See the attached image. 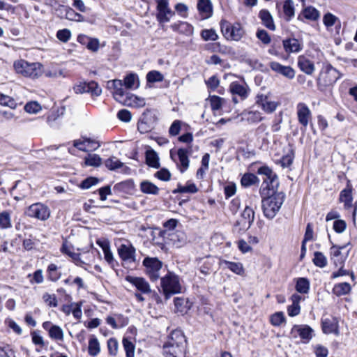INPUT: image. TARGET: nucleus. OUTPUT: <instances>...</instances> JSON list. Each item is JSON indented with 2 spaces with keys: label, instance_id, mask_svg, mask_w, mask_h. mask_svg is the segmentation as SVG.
<instances>
[{
  "label": "nucleus",
  "instance_id": "1",
  "mask_svg": "<svg viewBox=\"0 0 357 357\" xmlns=\"http://www.w3.org/2000/svg\"><path fill=\"white\" fill-rule=\"evenodd\" d=\"M257 174L264 176L259 190L261 197H265L278 194L276 191L279 186V181L276 174L268 166L259 167Z\"/></svg>",
  "mask_w": 357,
  "mask_h": 357
},
{
  "label": "nucleus",
  "instance_id": "2",
  "mask_svg": "<svg viewBox=\"0 0 357 357\" xmlns=\"http://www.w3.org/2000/svg\"><path fill=\"white\" fill-rule=\"evenodd\" d=\"M284 200V195L282 192L269 197H262L261 207L264 216L268 219L275 217L280 209Z\"/></svg>",
  "mask_w": 357,
  "mask_h": 357
},
{
  "label": "nucleus",
  "instance_id": "3",
  "mask_svg": "<svg viewBox=\"0 0 357 357\" xmlns=\"http://www.w3.org/2000/svg\"><path fill=\"white\" fill-rule=\"evenodd\" d=\"M160 286L162 292L167 299L174 294L181 293L182 289L179 277L173 272H168L161 278Z\"/></svg>",
  "mask_w": 357,
  "mask_h": 357
},
{
  "label": "nucleus",
  "instance_id": "4",
  "mask_svg": "<svg viewBox=\"0 0 357 357\" xmlns=\"http://www.w3.org/2000/svg\"><path fill=\"white\" fill-rule=\"evenodd\" d=\"M220 29L227 40L239 41L245 35L244 28L239 22L231 24L227 20H221Z\"/></svg>",
  "mask_w": 357,
  "mask_h": 357
},
{
  "label": "nucleus",
  "instance_id": "5",
  "mask_svg": "<svg viewBox=\"0 0 357 357\" xmlns=\"http://www.w3.org/2000/svg\"><path fill=\"white\" fill-rule=\"evenodd\" d=\"M15 71L24 77L37 78L42 75V65L39 63H29L19 60L14 63Z\"/></svg>",
  "mask_w": 357,
  "mask_h": 357
},
{
  "label": "nucleus",
  "instance_id": "6",
  "mask_svg": "<svg viewBox=\"0 0 357 357\" xmlns=\"http://www.w3.org/2000/svg\"><path fill=\"white\" fill-rule=\"evenodd\" d=\"M189 148H180L175 153L173 150L170 151V158L176 162L177 168L181 173L187 171L190 165L189 154L190 153Z\"/></svg>",
  "mask_w": 357,
  "mask_h": 357
},
{
  "label": "nucleus",
  "instance_id": "7",
  "mask_svg": "<svg viewBox=\"0 0 357 357\" xmlns=\"http://www.w3.org/2000/svg\"><path fill=\"white\" fill-rule=\"evenodd\" d=\"M60 250L63 255L68 256L76 266H80L85 270H88L87 267L90 266L91 261L88 257L82 259L81 257V253L75 252L73 245L68 243L67 241H65L62 244Z\"/></svg>",
  "mask_w": 357,
  "mask_h": 357
},
{
  "label": "nucleus",
  "instance_id": "8",
  "mask_svg": "<svg viewBox=\"0 0 357 357\" xmlns=\"http://www.w3.org/2000/svg\"><path fill=\"white\" fill-rule=\"evenodd\" d=\"M255 104L267 114L274 112L280 102L273 100L271 93H258L255 97Z\"/></svg>",
  "mask_w": 357,
  "mask_h": 357
},
{
  "label": "nucleus",
  "instance_id": "9",
  "mask_svg": "<svg viewBox=\"0 0 357 357\" xmlns=\"http://www.w3.org/2000/svg\"><path fill=\"white\" fill-rule=\"evenodd\" d=\"M25 214L30 218L45 221L50 218L51 211L47 206L37 202L29 206L25 211Z\"/></svg>",
  "mask_w": 357,
  "mask_h": 357
},
{
  "label": "nucleus",
  "instance_id": "10",
  "mask_svg": "<svg viewBox=\"0 0 357 357\" xmlns=\"http://www.w3.org/2000/svg\"><path fill=\"white\" fill-rule=\"evenodd\" d=\"M255 218L254 208L251 206L246 205L241 213V219L236 222L234 227L238 231H246L252 225Z\"/></svg>",
  "mask_w": 357,
  "mask_h": 357
},
{
  "label": "nucleus",
  "instance_id": "11",
  "mask_svg": "<svg viewBox=\"0 0 357 357\" xmlns=\"http://www.w3.org/2000/svg\"><path fill=\"white\" fill-rule=\"evenodd\" d=\"M156 6V19L160 24L169 22L174 15V12L169 8L168 0H155Z\"/></svg>",
  "mask_w": 357,
  "mask_h": 357
},
{
  "label": "nucleus",
  "instance_id": "12",
  "mask_svg": "<svg viewBox=\"0 0 357 357\" xmlns=\"http://www.w3.org/2000/svg\"><path fill=\"white\" fill-rule=\"evenodd\" d=\"M143 265L146 267V273L151 281H156L160 278V271L162 267L160 260L157 258L146 257Z\"/></svg>",
  "mask_w": 357,
  "mask_h": 357
},
{
  "label": "nucleus",
  "instance_id": "13",
  "mask_svg": "<svg viewBox=\"0 0 357 357\" xmlns=\"http://www.w3.org/2000/svg\"><path fill=\"white\" fill-rule=\"evenodd\" d=\"M340 77L338 71L331 64L324 66L320 73L318 82L328 86L334 84Z\"/></svg>",
  "mask_w": 357,
  "mask_h": 357
},
{
  "label": "nucleus",
  "instance_id": "14",
  "mask_svg": "<svg viewBox=\"0 0 357 357\" xmlns=\"http://www.w3.org/2000/svg\"><path fill=\"white\" fill-rule=\"evenodd\" d=\"M74 91L79 93H90L92 96H99L102 89L97 82H79L73 87Z\"/></svg>",
  "mask_w": 357,
  "mask_h": 357
},
{
  "label": "nucleus",
  "instance_id": "15",
  "mask_svg": "<svg viewBox=\"0 0 357 357\" xmlns=\"http://www.w3.org/2000/svg\"><path fill=\"white\" fill-rule=\"evenodd\" d=\"M118 255L124 261L135 262L136 261V250L130 243H122L118 248Z\"/></svg>",
  "mask_w": 357,
  "mask_h": 357
},
{
  "label": "nucleus",
  "instance_id": "16",
  "mask_svg": "<svg viewBox=\"0 0 357 357\" xmlns=\"http://www.w3.org/2000/svg\"><path fill=\"white\" fill-rule=\"evenodd\" d=\"M294 338L299 336L304 342H308L313 336V330L307 325H294L291 330Z\"/></svg>",
  "mask_w": 357,
  "mask_h": 357
},
{
  "label": "nucleus",
  "instance_id": "17",
  "mask_svg": "<svg viewBox=\"0 0 357 357\" xmlns=\"http://www.w3.org/2000/svg\"><path fill=\"white\" fill-rule=\"evenodd\" d=\"M296 114L300 124L306 128L312 119V112L307 105L303 102H299L296 106Z\"/></svg>",
  "mask_w": 357,
  "mask_h": 357
},
{
  "label": "nucleus",
  "instance_id": "18",
  "mask_svg": "<svg viewBox=\"0 0 357 357\" xmlns=\"http://www.w3.org/2000/svg\"><path fill=\"white\" fill-rule=\"evenodd\" d=\"M269 67L272 70L289 79H293L295 76V71L291 67L283 66L277 61L270 62Z\"/></svg>",
  "mask_w": 357,
  "mask_h": 357
},
{
  "label": "nucleus",
  "instance_id": "19",
  "mask_svg": "<svg viewBox=\"0 0 357 357\" xmlns=\"http://www.w3.org/2000/svg\"><path fill=\"white\" fill-rule=\"evenodd\" d=\"M126 280L135 286L142 294H149L151 291L149 282L143 278L128 276Z\"/></svg>",
  "mask_w": 357,
  "mask_h": 357
},
{
  "label": "nucleus",
  "instance_id": "20",
  "mask_svg": "<svg viewBox=\"0 0 357 357\" xmlns=\"http://www.w3.org/2000/svg\"><path fill=\"white\" fill-rule=\"evenodd\" d=\"M282 43L284 51L288 54L299 52L303 48L302 43L294 38L284 40Z\"/></svg>",
  "mask_w": 357,
  "mask_h": 357
},
{
  "label": "nucleus",
  "instance_id": "21",
  "mask_svg": "<svg viewBox=\"0 0 357 357\" xmlns=\"http://www.w3.org/2000/svg\"><path fill=\"white\" fill-rule=\"evenodd\" d=\"M298 66L307 75H312L315 70L314 63L303 55L298 57Z\"/></svg>",
  "mask_w": 357,
  "mask_h": 357
},
{
  "label": "nucleus",
  "instance_id": "22",
  "mask_svg": "<svg viewBox=\"0 0 357 357\" xmlns=\"http://www.w3.org/2000/svg\"><path fill=\"white\" fill-rule=\"evenodd\" d=\"M197 9L203 19L209 18L213 14V6L210 0H199Z\"/></svg>",
  "mask_w": 357,
  "mask_h": 357
},
{
  "label": "nucleus",
  "instance_id": "23",
  "mask_svg": "<svg viewBox=\"0 0 357 357\" xmlns=\"http://www.w3.org/2000/svg\"><path fill=\"white\" fill-rule=\"evenodd\" d=\"M339 201L344 203V206L346 209L350 208L352 206V188L350 184H347V188L340 192Z\"/></svg>",
  "mask_w": 357,
  "mask_h": 357
},
{
  "label": "nucleus",
  "instance_id": "24",
  "mask_svg": "<svg viewBox=\"0 0 357 357\" xmlns=\"http://www.w3.org/2000/svg\"><path fill=\"white\" fill-rule=\"evenodd\" d=\"M74 146L82 151H89L91 150H96L99 147V144L94 140L85 139L82 141L77 140L74 142Z\"/></svg>",
  "mask_w": 357,
  "mask_h": 357
},
{
  "label": "nucleus",
  "instance_id": "25",
  "mask_svg": "<svg viewBox=\"0 0 357 357\" xmlns=\"http://www.w3.org/2000/svg\"><path fill=\"white\" fill-rule=\"evenodd\" d=\"M322 330L324 333L330 334L335 333L338 335V323L335 318L324 319L322 320Z\"/></svg>",
  "mask_w": 357,
  "mask_h": 357
},
{
  "label": "nucleus",
  "instance_id": "26",
  "mask_svg": "<svg viewBox=\"0 0 357 357\" xmlns=\"http://www.w3.org/2000/svg\"><path fill=\"white\" fill-rule=\"evenodd\" d=\"M229 91L233 95L238 96L241 100L247 98L249 93V89L247 87L236 82L231 83Z\"/></svg>",
  "mask_w": 357,
  "mask_h": 357
},
{
  "label": "nucleus",
  "instance_id": "27",
  "mask_svg": "<svg viewBox=\"0 0 357 357\" xmlns=\"http://www.w3.org/2000/svg\"><path fill=\"white\" fill-rule=\"evenodd\" d=\"M171 28L173 29V31H177L182 34H185L186 36H192L194 31L193 26L185 22H178L174 23L171 25Z\"/></svg>",
  "mask_w": 357,
  "mask_h": 357
},
{
  "label": "nucleus",
  "instance_id": "28",
  "mask_svg": "<svg viewBox=\"0 0 357 357\" xmlns=\"http://www.w3.org/2000/svg\"><path fill=\"white\" fill-rule=\"evenodd\" d=\"M242 120L248 123H257L263 120L262 114L259 111H245L241 114Z\"/></svg>",
  "mask_w": 357,
  "mask_h": 357
},
{
  "label": "nucleus",
  "instance_id": "29",
  "mask_svg": "<svg viewBox=\"0 0 357 357\" xmlns=\"http://www.w3.org/2000/svg\"><path fill=\"white\" fill-rule=\"evenodd\" d=\"M259 17L261 20V23L267 29L271 31L275 30V25L273 17L270 12L266 9H262L259 11Z\"/></svg>",
  "mask_w": 357,
  "mask_h": 357
},
{
  "label": "nucleus",
  "instance_id": "30",
  "mask_svg": "<svg viewBox=\"0 0 357 357\" xmlns=\"http://www.w3.org/2000/svg\"><path fill=\"white\" fill-rule=\"evenodd\" d=\"M220 265L224 266V267L225 268L229 269L231 271H232L235 274L242 275L244 273L243 266L240 262H234V261H227L225 259H221L220 261Z\"/></svg>",
  "mask_w": 357,
  "mask_h": 357
},
{
  "label": "nucleus",
  "instance_id": "31",
  "mask_svg": "<svg viewBox=\"0 0 357 357\" xmlns=\"http://www.w3.org/2000/svg\"><path fill=\"white\" fill-rule=\"evenodd\" d=\"M183 349L184 347L176 346L166 342L163 346V354L165 357H178L183 353Z\"/></svg>",
  "mask_w": 357,
  "mask_h": 357
},
{
  "label": "nucleus",
  "instance_id": "32",
  "mask_svg": "<svg viewBox=\"0 0 357 357\" xmlns=\"http://www.w3.org/2000/svg\"><path fill=\"white\" fill-rule=\"evenodd\" d=\"M169 241L176 247L179 248L187 242V236L183 231H176L169 234Z\"/></svg>",
  "mask_w": 357,
  "mask_h": 357
},
{
  "label": "nucleus",
  "instance_id": "33",
  "mask_svg": "<svg viewBox=\"0 0 357 357\" xmlns=\"http://www.w3.org/2000/svg\"><path fill=\"white\" fill-rule=\"evenodd\" d=\"M323 23L328 31H330L333 26H337L338 29L341 26V22L339 18L331 13H327L324 15Z\"/></svg>",
  "mask_w": 357,
  "mask_h": 357
},
{
  "label": "nucleus",
  "instance_id": "34",
  "mask_svg": "<svg viewBox=\"0 0 357 357\" xmlns=\"http://www.w3.org/2000/svg\"><path fill=\"white\" fill-rule=\"evenodd\" d=\"M123 86V82L120 79H114L112 82L111 87L114 89V97L119 101L123 100V96H126Z\"/></svg>",
  "mask_w": 357,
  "mask_h": 357
},
{
  "label": "nucleus",
  "instance_id": "35",
  "mask_svg": "<svg viewBox=\"0 0 357 357\" xmlns=\"http://www.w3.org/2000/svg\"><path fill=\"white\" fill-rule=\"evenodd\" d=\"M185 336L183 333L179 330L174 331L171 333L169 340L167 343L172 344L176 346L184 347Z\"/></svg>",
  "mask_w": 357,
  "mask_h": 357
},
{
  "label": "nucleus",
  "instance_id": "36",
  "mask_svg": "<svg viewBox=\"0 0 357 357\" xmlns=\"http://www.w3.org/2000/svg\"><path fill=\"white\" fill-rule=\"evenodd\" d=\"M146 162L151 167L158 168L160 167L159 158L157 153L153 149H148L145 153Z\"/></svg>",
  "mask_w": 357,
  "mask_h": 357
},
{
  "label": "nucleus",
  "instance_id": "37",
  "mask_svg": "<svg viewBox=\"0 0 357 357\" xmlns=\"http://www.w3.org/2000/svg\"><path fill=\"white\" fill-rule=\"evenodd\" d=\"M96 243L102 248L104 253L105 259L108 264H112L114 259L113 257V254L110 250L109 242L107 241L98 240Z\"/></svg>",
  "mask_w": 357,
  "mask_h": 357
},
{
  "label": "nucleus",
  "instance_id": "38",
  "mask_svg": "<svg viewBox=\"0 0 357 357\" xmlns=\"http://www.w3.org/2000/svg\"><path fill=\"white\" fill-rule=\"evenodd\" d=\"M198 192L197 185L191 181H188L185 185L178 184L173 190V193H196Z\"/></svg>",
  "mask_w": 357,
  "mask_h": 357
},
{
  "label": "nucleus",
  "instance_id": "39",
  "mask_svg": "<svg viewBox=\"0 0 357 357\" xmlns=\"http://www.w3.org/2000/svg\"><path fill=\"white\" fill-rule=\"evenodd\" d=\"M202 261L203 262L199 268L200 272L204 275H209L213 271L215 259L214 257H207Z\"/></svg>",
  "mask_w": 357,
  "mask_h": 357
},
{
  "label": "nucleus",
  "instance_id": "40",
  "mask_svg": "<svg viewBox=\"0 0 357 357\" xmlns=\"http://www.w3.org/2000/svg\"><path fill=\"white\" fill-rule=\"evenodd\" d=\"M140 190L144 194L158 195L159 188L149 181H143L140 183Z\"/></svg>",
  "mask_w": 357,
  "mask_h": 357
},
{
  "label": "nucleus",
  "instance_id": "41",
  "mask_svg": "<svg viewBox=\"0 0 357 357\" xmlns=\"http://www.w3.org/2000/svg\"><path fill=\"white\" fill-rule=\"evenodd\" d=\"M100 351L98 340L95 335H91L89 340L88 352L91 356H96Z\"/></svg>",
  "mask_w": 357,
  "mask_h": 357
},
{
  "label": "nucleus",
  "instance_id": "42",
  "mask_svg": "<svg viewBox=\"0 0 357 357\" xmlns=\"http://www.w3.org/2000/svg\"><path fill=\"white\" fill-rule=\"evenodd\" d=\"M123 85L126 89H136L139 86V79L136 74L130 73L124 79Z\"/></svg>",
  "mask_w": 357,
  "mask_h": 357
},
{
  "label": "nucleus",
  "instance_id": "43",
  "mask_svg": "<svg viewBox=\"0 0 357 357\" xmlns=\"http://www.w3.org/2000/svg\"><path fill=\"white\" fill-rule=\"evenodd\" d=\"M258 182L257 176L252 173H245L241 179V183L245 188L250 187Z\"/></svg>",
  "mask_w": 357,
  "mask_h": 357
},
{
  "label": "nucleus",
  "instance_id": "44",
  "mask_svg": "<svg viewBox=\"0 0 357 357\" xmlns=\"http://www.w3.org/2000/svg\"><path fill=\"white\" fill-rule=\"evenodd\" d=\"M296 290L301 294H307L310 290V281L305 278H298Z\"/></svg>",
  "mask_w": 357,
  "mask_h": 357
},
{
  "label": "nucleus",
  "instance_id": "45",
  "mask_svg": "<svg viewBox=\"0 0 357 357\" xmlns=\"http://www.w3.org/2000/svg\"><path fill=\"white\" fill-rule=\"evenodd\" d=\"M351 287L347 282L338 283L335 285L333 288L334 294L337 296H343L349 294L351 291Z\"/></svg>",
  "mask_w": 357,
  "mask_h": 357
},
{
  "label": "nucleus",
  "instance_id": "46",
  "mask_svg": "<svg viewBox=\"0 0 357 357\" xmlns=\"http://www.w3.org/2000/svg\"><path fill=\"white\" fill-rule=\"evenodd\" d=\"M12 227L10 213L8 211H3L0 213V228L2 229H10Z\"/></svg>",
  "mask_w": 357,
  "mask_h": 357
},
{
  "label": "nucleus",
  "instance_id": "47",
  "mask_svg": "<svg viewBox=\"0 0 357 357\" xmlns=\"http://www.w3.org/2000/svg\"><path fill=\"white\" fill-rule=\"evenodd\" d=\"M58 266L54 264H50L47 268V278L52 282H56L61 278V273Z\"/></svg>",
  "mask_w": 357,
  "mask_h": 357
},
{
  "label": "nucleus",
  "instance_id": "48",
  "mask_svg": "<svg viewBox=\"0 0 357 357\" xmlns=\"http://www.w3.org/2000/svg\"><path fill=\"white\" fill-rule=\"evenodd\" d=\"M49 336L57 341H63L64 335H63V331L62 328L56 325H54L53 326H51L49 330Z\"/></svg>",
  "mask_w": 357,
  "mask_h": 357
},
{
  "label": "nucleus",
  "instance_id": "49",
  "mask_svg": "<svg viewBox=\"0 0 357 357\" xmlns=\"http://www.w3.org/2000/svg\"><path fill=\"white\" fill-rule=\"evenodd\" d=\"M174 302L176 310L181 313L186 312L190 308L188 301L184 298L176 297L174 298Z\"/></svg>",
  "mask_w": 357,
  "mask_h": 357
},
{
  "label": "nucleus",
  "instance_id": "50",
  "mask_svg": "<svg viewBox=\"0 0 357 357\" xmlns=\"http://www.w3.org/2000/svg\"><path fill=\"white\" fill-rule=\"evenodd\" d=\"M84 163L86 166L99 167L102 163V159L97 154L89 153L85 157Z\"/></svg>",
  "mask_w": 357,
  "mask_h": 357
},
{
  "label": "nucleus",
  "instance_id": "51",
  "mask_svg": "<svg viewBox=\"0 0 357 357\" xmlns=\"http://www.w3.org/2000/svg\"><path fill=\"white\" fill-rule=\"evenodd\" d=\"M186 123L181 120H175L171 124L169 128V135L172 137L177 136L183 126H185Z\"/></svg>",
  "mask_w": 357,
  "mask_h": 357
},
{
  "label": "nucleus",
  "instance_id": "52",
  "mask_svg": "<svg viewBox=\"0 0 357 357\" xmlns=\"http://www.w3.org/2000/svg\"><path fill=\"white\" fill-rule=\"evenodd\" d=\"M344 264V259H337V260L335 259V265L336 266H340V268H339L338 271L334 272L332 273V275H331L332 279H335L338 277L344 276V275H347L349 274V272L347 270L343 268Z\"/></svg>",
  "mask_w": 357,
  "mask_h": 357
},
{
  "label": "nucleus",
  "instance_id": "53",
  "mask_svg": "<svg viewBox=\"0 0 357 357\" xmlns=\"http://www.w3.org/2000/svg\"><path fill=\"white\" fill-rule=\"evenodd\" d=\"M283 12L288 21L294 16V6L292 0H286L284 2Z\"/></svg>",
  "mask_w": 357,
  "mask_h": 357
},
{
  "label": "nucleus",
  "instance_id": "54",
  "mask_svg": "<svg viewBox=\"0 0 357 357\" xmlns=\"http://www.w3.org/2000/svg\"><path fill=\"white\" fill-rule=\"evenodd\" d=\"M201 37L205 41H215L218 39V35L213 29H203L201 32Z\"/></svg>",
  "mask_w": 357,
  "mask_h": 357
},
{
  "label": "nucleus",
  "instance_id": "55",
  "mask_svg": "<svg viewBox=\"0 0 357 357\" xmlns=\"http://www.w3.org/2000/svg\"><path fill=\"white\" fill-rule=\"evenodd\" d=\"M314 264L316 266L324 268L327 265V258L321 252H315L314 258L312 259Z\"/></svg>",
  "mask_w": 357,
  "mask_h": 357
},
{
  "label": "nucleus",
  "instance_id": "56",
  "mask_svg": "<svg viewBox=\"0 0 357 357\" xmlns=\"http://www.w3.org/2000/svg\"><path fill=\"white\" fill-rule=\"evenodd\" d=\"M303 16L310 20H317L319 17V12L314 7L309 6L303 11Z\"/></svg>",
  "mask_w": 357,
  "mask_h": 357
},
{
  "label": "nucleus",
  "instance_id": "57",
  "mask_svg": "<svg viewBox=\"0 0 357 357\" xmlns=\"http://www.w3.org/2000/svg\"><path fill=\"white\" fill-rule=\"evenodd\" d=\"M211 104V107L213 111H217L221 109L225 100L218 96H211L208 98Z\"/></svg>",
  "mask_w": 357,
  "mask_h": 357
},
{
  "label": "nucleus",
  "instance_id": "58",
  "mask_svg": "<svg viewBox=\"0 0 357 357\" xmlns=\"http://www.w3.org/2000/svg\"><path fill=\"white\" fill-rule=\"evenodd\" d=\"M270 321L274 326H279L285 321V317L282 312H278L272 314Z\"/></svg>",
  "mask_w": 357,
  "mask_h": 357
},
{
  "label": "nucleus",
  "instance_id": "59",
  "mask_svg": "<svg viewBox=\"0 0 357 357\" xmlns=\"http://www.w3.org/2000/svg\"><path fill=\"white\" fill-rule=\"evenodd\" d=\"M0 105L11 109H15L17 107V103L13 98L2 93H0Z\"/></svg>",
  "mask_w": 357,
  "mask_h": 357
},
{
  "label": "nucleus",
  "instance_id": "60",
  "mask_svg": "<svg viewBox=\"0 0 357 357\" xmlns=\"http://www.w3.org/2000/svg\"><path fill=\"white\" fill-rule=\"evenodd\" d=\"M105 165L110 170H115L123 166V163L116 157H112L106 160Z\"/></svg>",
  "mask_w": 357,
  "mask_h": 357
},
{
  "label": "nucleus",
  "instance_id": "61",
  "mask_svg": "<svg viewBox=\"0 0 357 357\" xmlns=\"http://www.w3.org/2000/svg\"><path fill=\"white\" fill-rule=\"evenodd\" d=\"M123 345L126 351V357H134L135 355V345L133 343L127 338H123Z\"/></svg>",
  "mask_w": 357,
  "mask_h": 357
},
{
  "label": "nucleus",
  "instance_id": "62",
  "mask_svg": "<svg viewBox=\"0 0 357 357\" xmlns=\"http://www.w3.org/2000/svg\"><path fill=\"white\" fill-rule=\"evenodd\" d=\"M146 79L149 82L153 83L162 81L164 79V76L158 71L152 70L148 73Z\"/></svg>",
  "mask_w": 357,
  "mask_h": 357
},
{
  "label": "nucleus",
  "instance_id": "63",
  "mask_svg": "<svg viewBox=\"0 0 357 357\" xmlns=\"http://www.w3.org/2000/svg\"><path fill=\"white\" fill-rule=\"evenodd\" d=\"M24 109L29 114H36L41 110V106L37 102L32 101L25 105Z\"/></svg>",
  "mask_w": 357,
  "mask_h": 357
},
{
  "label": "nucleus",
  "instance_id": "64",
  "mask_svg": "<svg viewBox=\"0 0 357 357\" xmlns=\"http://www.w3.org/2000/svg\"><path fill=\"white\" fill-rule=\"evenodd\" d=\"M256 36L264 45H268L271 41V36L267 31L264 29H259L256 33Z\"/></svg>",
  "mask_w": 357,
  "mask_h": 357
}]
</instances>
